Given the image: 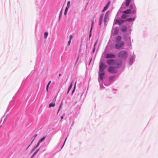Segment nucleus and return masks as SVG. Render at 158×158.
Returning a JSON list of instances; mask_svg holds the SVG:
<instances>
[{"label":"nucleus","instance_id":"1","mask_svg":"<svg viewBox=\"0 0 158 158\" xmlns=\"http://www.w3.org/2000/svg\"><path fill=\"white\" fill-rule=\"evenodd\" d=\"M135 12L136 8L135 5L134 4H131L130 6V9H127L123 12V13L125 14H123L121 16V18L123 19H121L120 18L118 19H116L117 17V15L115 19H114L113 25H114L116 24L120 25L124 21H126L131 22H133L135 19V16H133L132 18H129L126 20L127 17V15L126 14L129 13L134 14Z\"/></svg>","mask_w":158,"mask_h":158},{"label":"nucleus","instance_id":"2","mask_svg":"<svg viewBox=\"0 0 158 158\" xmlns=\"http://www.w3.org/2000/svg\"><path fill=\"white\" fill-rule=\"evenodd\" d=\"M106 67V66L103 62H102L100 63L99 66V77L98 78V81L100 83V86L101 85H102V81L104 77L105 74L104 70Z\"/></svg>","mask_w":158,"mask_h":158},{"label":"nucleus","instance_id":"3","mask_svg":"<svg viewBox=\"0 0 158 158\" xmlns=\"http://www.w3.org/2000/svg\"><path fill=\"white\" fill-rule=\"evenodd\" d=\"M106 62L109 65H117V68H120L122 64V61L121 60H115L113 59H107L106 60Z\"/></svg>","mask_w":158,"mask_h":158},{"label":"nucleus","instance_id":"4","mask_svg":"<svg viewBox=\"0 0 158 158\" xmlns=\"http://www.w3.org/2000/svg\"><path fill=\"white\" fill-rule=\"evenodd\" d=\"M109 11H108L106 12L104 16L103 20V18L104 16V14H102L101 15L99 18V25H101L103 21L104 25L105 26L106 25L107 23L109 20L108 15L109 14Z\"/></svg>","mask_w":158,"mask_h":158},{"label":"nucleus","instance_id":"5","mask_svg":"<svg viewBox=\"0 0 158 158\" xmlns=\"http://www.w3.org/2000/svg\"><path fill=\"white\" fill-rule=\"evenodd\" d=\"M118 57L123 59H126L127 56L128 54L127 52L125 51H120L118 54Z\"/></svg>","mask_w":158,"mask_h":158},{"label":"nucleus","instance_id":"6","mask_svg":"<svg viewBox=\"0 0 158 158\" xmlns=\"http://www.w3.org/2000/svg\"><path fill=\"white\" fill-rule=\"evenodd\" d=\"M124 39L127 43V46L130 48H131V41L130 36L129 35H125L124 36Z\"/></svg>","mask_w":158,"mask_h":158},{"label":"nucleus","instance_id":"7","mask_svg":"<svg viewBox=\"0 0 158 158\" xmlns=\"http://www.w3.org/2000/svg\"><path fill=\"white\" fill-rule=\"evenodd\" d=\"M117 65H114V66H110L108 67V71L110 73H114L116 72L117 69L118 68H117Z\"/></svg>","mask_w":158,"mask_h":158},{"label":"nucleus","instance_id":"8","mask_svg":"<svg viewBox=\"0 0 158 158\" xmlns=\"http://www.w3.org/2000/svg\"><path fill=\"white\" fill-rule=\"evenodd\" d=\"M124 44V43L123 41L116 42L115 45V48L116 49H119L123 47Z\"/></svg>","mask_w":158,"mask_h":158},{"label":"nucleus","instance_id":"9","mask_svg":"<svg viewBox=\"0 0 158 158\" xmlns=\"http://www.w3.org/2000/svg\"><path fill=\"white\" fill-rule=\"evenodd\" d=\"M135 55L134 54H133L130 58L129 61V64L131 65H132L134 62L135 60Z\"/></svg>","mask_w":158,"mask_h":158},{"label":"nucleus","instance_id":"10","mask_svg":"<svg viewBox=\"0 0 158 158\" xmlns=\"http://www.w3.org/2000/svg\"><path fill=\"white\" fill-rule=\"evenodd\" d=\"M131 1V0H126V2L125 3V5H124V3H123L122 6V8H126V7H127L129 5Z\"/></svg>","mask_w":158,"mask_h":158},{"label":"nucleus","instance_id":"11","mask_svg":"<svg viewBox=\"0 0 158 158\" xmlns=\"http://www.w3.org/2000/svg\"><path fill=\"white\" fill-rule=\"evenodd\" d=\"M115 55L114 54L107 53L106 55V58H115Z\"/></svg>","mask_w":158,"mask_h":158},{"label":"nucleus","instance_id":"12","mask_svg":"<svg viewBox=\"0 0 158 158\" xmlns=\"http://www.w3.org/2000/svg\"><path fill=\"white\" fill-rule=\"evenodd\" d=\"M127 27L125 26H123L121 28V31L123 32H125L127 30Z\"/></svg>","mask_w":158,"mask_h":158},{"label":"nucleus","instance_id":"13","mask_svg":"<svg viewBox=\"0 0 158 158\" xmlns=\"http://www.w3.org/2000/svg\"><path fill=\"white\" fill-rule=\"evenodd\" d=\"M122 37L118 35L116 38V42H121Z\"/></svg>","mask_w":158,"mask_h":158},{"label":"nucleus","instance_id":"14","mask_svg":"<svg viewBox=\"0 0 158 158\" xmlns=\"http://www.w3.org/2000/svg\"><path fill=\"white\" fill-rule=\"evenodd\" d=\"M110 2H109L107 4H106V6L104 7L103 10H102V12H103L106 10L107 8L110 5Z\"/></svg>","mask_w":158,"mask_h":158},{"label":"nucleus","instance_id":"15","mask_svg":"<svg viewBox=\"0 0 158 158\" xmlns=\"http://www.w3.org/2000/svg\"><path fill=\"white\" fill-rule=\"evenodd\" d=\"M45 137H46L45 136L43 137L39 140L38 142H39L40 143L42 142L45 139Z\"/></svg>","mask_w":158,"mask_h":158},{"label":"nucleus","instance_id":"16","mask_svg":"<svg viewBox=\"0 0 158 158\" xmlns=\"http://www.w3.org/2000/svg\"><path fill=\"white\" fill-rule=\"evenodd\" d=\"M40 148L38 149L34 153L32 156L31 158H32L39 151Z\"/></svg>","mask_w":158,"mask_h":158},{"label":"nucleus","instance_id":"17","mask_svg":"<svg viewBox=\"0 0 158 158\" xmlns=\"http://www.w3.org/2000/svg\"><path fill=\"white\" fill-rule=\"evenodd\" d=\"M40 144V143L39 142H38L37 145L34 147L32 151H34L39 145Z\"/></svg>","mask_w":158,"mask_h":158},{"label":"nucleus","instance_id":"18","mask_svg":"<svg viewBox=\"0 0 158 158\" xmlns=\"http://www.w3.org/2000/svg\"><path fill=\"white\" fill-rule=\"evenodd\" d=\"M55 106V103L54 102H52L49 104V108H50L54 106Z\"/></svg>","mask_w":158,"mask_h":158},{"label":"nucleus","instance_id":"19","mask_svg":"<svg viewBox=\"0 0 158 158\" xmlns=\"http://www.w3.org/2000/svg\"><path fill=\"white\" fill-rule=\"evenodd\" d=\"M51 83V81H49L47 85V86H46L47 92L48 91V88H49V85H50V84Z\"/></svg>","mask_w":158,"mask_h":158},{"label":"nucleus","instance_id":"20","mask_svg":"<svg viewBox=\"0 0 158 158\" xmlns=\"http://www.w3.org/2000/svg\"><path fill=\"white\" fill-rule=\"evenodd\" d=\"M116 78V77L115 76H112L110 77V80H113Z\"/></svg>","mask_w":158,"mask_h":158},{"label":"nucleus","instance_id":"21","mask_svg":"<svg viewBox=\"0 0 158 158\" xmlns=\"http://www.w3.org/2000/svg\"><path fill=\"white\" fill-rule=\"evenodd\" d=\"M48 35V32H46L44 33V38L45 39H46Z\"/></svg>","mask_w":158,"mask_h":158},{"label":"nucleus","instance_id":"22","mask_svg":"<svg viewBox=\"0 0 158 158\" xmlns=\"http://www.w3.org/2000/svg\"><path fill=\"white\" fill-rule=\"evenodd\" d=\"M94 23V19H92V23H91V28H90L91 30H92Z\"/></svg>","mask_w":158,"mask_h":158},{"label":"nucleus","instance_id":"23","mask_svg":"<svg viewBox=\"0 0 158 158\" xmlns=\"http://www.w3.org/2000/svg\"><path fill=\"white\" fill-rule=\"evenodd\" d=\"M70 5V1H69L67 2V6L66 7L69 8V7Z\"/></svg>","mask_w":158,"mask_h":158},{"label":"nucleus","instance_id":"24","mask_svg":"<svg viewBox=\"0 0 158 158\" xmlns=\"http://www.w3.org/2000/svg\"><path fill=\"white\" fill-rule=\"evenodd\" d=\"M72 85H72V82L71 84L69 85V87L68 90H70L71 89V88H72Z\"/></svg>","mask_w":158,"mask_h":158},{"label":"nucleus","instance_id":"25","mask_svg":"<svg viewBox=\"0 0 158 158\" xmlns=\"http://www.w3.org/2000/svg\"><path fill=\"white\" fill-rule=\"evenodd\" d=\"M76 82L75 83V86L74 87V89H73V91H72V94H71L72 95L73 94V93L74 92L75 89V85H76Z\"/></svg>","mask_w":158,"mask_h":158},{"label":"nucleus","instance_id":"26","mask_svg":"<svg viewBox=\"0 0 158 158\" xmlns=\"http://www.w3.org/2000/svg\"><path fill=\"white\" fill-rule=\"evenodd\" d=\"M37 134H35V135H34V136H33V137L34 138V139H33V140H32V141L31 142V143H32V142H33V141L35 139V138L37 136Z\"/></svg>","mask_w":158,"mask_h":158},{"label":"nucleus","instance_id":"27","mask_svg":"<svg viewBox=\"0 0 158 158\" xmlns=\"http://www.w3.org/2000/svg\"><path fill=\"white\" fill-rule=\"evenodd\" d=\"M73 38V36L72 35H70L69 36V40H71Z\"/></svg>","mask_w":158,"mask_h":158},{"label":"nucleus","instance_id":"28","mask_svg":"<svg viewBox=\"0 0 158 158\" xmlns=\"http://www.w3.org/2000/svg\"><path fill=\"white\" fill-rule=\"evenodd\" d=\"M67 138L66 137V139H65V140H64V144H63V146H62V147H61V148H63V146H64V144H65V142H66V139H67Z\"/></svg>","mask_w":158,"mask_h":158},{"label":"nucleus","instance_id":"29","mask_svg":"<svg viewBox=\"0 0 158 158\" xmlns=\"http://www.w3.org/2000/svg\"><path fill=\"white\" fill-rule=\"evenodd\" d=\"M91 31H92V30H91V29H90V31H89V38L91 36Z\"/></svg>","mask_w":158,"mask_h":158},{"label":"nucleus","instance_id":"30","mask_svg":"<svg viewBox=\"0 0 158 158\" xmlns=\"http://www.w3.org/2000/svg\"><path fill=\"white\" fill-rule=\"evenodd\" d=\"M71 42V40H69L68 41V46H69L70 45Z\"/></svg>","mask_w":158,"mask_h":158},{"label":"nucleus","instance_id":"31","mask_svg":"<svg viewBox=\"0 0 158 158\" xmlns=\"http://www.w3.org/2000/svg\"><path fill=\"white\" fill-rule=\"evenodd\" d=\"M69 8L66 7L64 11L67 12Z\"/></svg>","mask_w":158,"mask_h":158},{"label":"nucleus","instance_id":"32","mask_svg":"<svg viewBox=\"0 0 158 158\" xmlns=\"http://www.w3.org/2000/svg\"><path fill=\"white\" fill-rule=\"evenodd\" d=\"M61 106H62V103L61 104V105H60V107H59V108L58 109V110H59V111H60L61 107Z\"/></svg>","mask_w":158,"mask_h":158},{"label":"nucleus","instance_id":"33","mask_svg":"<svg viewBox=\"0 0 158 158\" xmlns=\"http://www.w3.org/2000/svg\"><path fill=\"white\" fill-rule=\"evenodd\" d=\"M78 57L77 58V60H76V61L75 62V64L77 63V61H78Z\"/></svg>","mask_w":158,"mask_h":158},{"label":"nucleus","instance_id":"34","mask_svg":"<svg viewBox=\"0 0 158 158\" xmlns=\"http://www.w3.org/2000/svg\"><path fill=\"white\" fill-rule=\"evenodd\" d=\"M67 11H64V15H66L67 13Z\"/></svg>","mask_w":158,"mask_h":158},{"label":"nucleus","instance_id":"35","mask_svg":"<svg viewBox=\"0 0 158 158\" xmlns=\"http://www.w3.org/2000/svg\"><path fill=\"white\" fill-rule=\"evenodd\" d=\"M64 118V116H61V120Z\"/></svg>","mask_w":158,"mask_h":158},{"label":"nucleus","instance_id":"36","mask_svg":"<svg viewBox=\"0 0 158 158\" xmlns=\"http://www.w3.org/2000/svg\"><path fill=\"white\" fill-rule=\"evenodd\" d=\"M61 15H59V20H60V18H61Z\"/></svg>","mask_w":158,"mask_h":158},{"label":"nucleus","instance_id":"37","mask_svg":"<svg viewBox=\"0 0 158 158\" xmlns=\"http://www.w3.org/2000/svg\"><path fill=\"white\" fill-rule=\"evenodd\" d=\"M62 10H61L60 12V15H61L62 14Z\"/></svg>","mask_w":158,"mask_h":158},{"label":"nucleus","instance_id":"38","mask_svg":"<svg viewBox=\"0 0 158 158\" xmlns=\"http://www.w3.org/2000/svg\"><path fill=\"white\" fill-rule=\"evenodd\" d=\"M69 91H70V90H68V91H67V94H68L69 93Z\"/></svg>","mask_w":158,"mask_h":158},{"label":"nucleus","instance_id":"39","mask_svg":"<svg viewBox=\"0 0 158 158\" xmlns=\"http://www.w3.org/2000/svg\"><path fill=\"white\" fill-rule=\"evenodd\" d=\"M30 144L28 146V147H27V148L26 149H27L30 146Z\"/></svg>","mask_w":158,"mask_h":158},{"label":"nucleus","instance_id":"40","mask_svg":"<svg viewBox=\"0 0 158 158\" xmlns=\"http://www.w3.org/2000/svg\"><path fill=\"white\" fill-rule=\"evenodd\" d=\"M96 44H97V43H96H96H95V44H94V46H95V45Z\"/></svg>","mask_w":158,"mask_h":158},{"label":"nucleus","instance_id":"41","mask_svg":"<svg viewBox=\"0 0 158 158\" xmlns=\"http://www.w3.org/2000/svg\"><path fill=\"white\" fill-rule=\"evenodd\" d=\"M59 111H59V110H58V112H57V114H58V113H59Z\"/></svg>","mask_w":158,"mask_h":158},{"label":"nucleus","instance_id":"42","mask_svg":"<svg viewBox=\"0 0 158 158\" xmlns=\"http://www.w3.org/2000/svg\"><path fill=\"white\" fill-rule=\"evenodd\" d=\"M5 119H6V118H5L4 119V121H3V122H4L5 121Z\"/></svg>","mask_w":158,"mask_h":158},{"label":"nucleus","instance_id":"43","mask_svg":"<svg viewBox=\"0 0 158 158\" xmlns=\"http://www.w3.org/2000/svg\"><path fill=\"white\" fill-rule=\"evenodd\" d=\"M61 76V74H59V76Z\"/></svg>","mask_w":158,"mask_h":158},{"label":"nucleus","instance_id":"44","mask_svg":"<svg viewBox=\"0 0 158 158\" xmlns=\"http://www.w3.org/2000/svg\"><path fill=\"white\" fill-rule=\"evenodd\" d=\"M83 94V93H82V94L81 95V97Z\"/></svg>","mask_w":158,"mask_h":158}]
</instances>
